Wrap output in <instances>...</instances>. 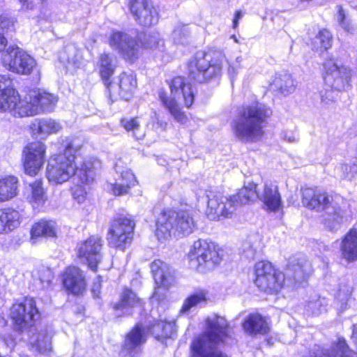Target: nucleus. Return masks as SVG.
<instances>
[{"label":"nucleus","instance_id":"f257e3e1","mask_svg":"<svg viewBox=\"0 0 357 357\" xmlns=\"http://www.w3.org/2000/svg\"><path fill=\"white\" fill-rule=\"evenodd\" d=\"M272 114L270 107L261 102L243 107L232 122L234 135L243 142H256L264 135L262 124Z\"/></svg>","mask_w":357,"mask_h":357},{"label":"nucleus","instance_id":"f03ea898","mask_svg":"<svg viewBox=\"0 0 357 357\" xmlns=\"http://www.w3.org/2000/svg\"><path fill=\"white\" fill-rule=\"evenodd\" d=\"M203 334L195 338L190 344L191 357H228L215 347L229 335L230 328L225 317L213 314L206 321Z\"/></svg>","mask_w":357,"mask_h":357},{"label":"nucleus","instance_id":"7ed1b4c3","mask_svg":"<svg viewBox=\"0 0 357 357\" xmlns=\"http://www.w3.org/2000/svg\"><path fill=\"white\" fill-rule=\"evenodd\" d=\"M257 197V185L254 183H248L233 196L211 192L207 195L206 214L211 220L231 218L238 206L248 204L255 200Z\"/></svg>","mask_w":357,"mask_h":357},{"label":"nucleus","instance_id":"20e7f679","mask_svg":"<svg viewBox=\"0 0 357 357\" xmlns=\"http://www.w3.org/2000/svg\"><path fill=\"white\" fill-rule=\"evenodd\" d=\"M196 229V222L188 211H162L156 221L155 234L159 240L173 236L182 238L192 234Z\"/></svg>","mask_w":357,"mask_h":357},{"label":"nucleus","instance_id":"39448f33","mask_svg":"<svg viewBox=\"0 0 357 357\" xmlns=\"http://www.w3.org/2000/svg\"><path fill=\"white\" fill-rule=\"evenodd\" d=\"M301 203L308 209L317 211H325L324 224L331 231L340 228L343 219V211L340 206L333 204L328 194L318 188L301 189Z\"/></svg>","mask_w":357,"mask_h":357},{"label":"nucleus","instance_id":"423d86ee","mask_svg":"<svg viewBox=\"0 0 357 357\" xmlns=\"http://www.w3.org/2000/svg\"><path fill=\"white\" fill-rule=\"evenodd\" d=\"M225 55L220 51H198L188 62V76L190 79L206 83L221 75Z\"/></svg>","mask_w":357,"mask_h":357},{"label":"nucleus","instance_id":"0eeeda50","mask_svg":"<svg viewBox=\"0 0 357 357\" xmlns=\"http://www.w3.org/2000/svg\"><path fill=\"white\" fill-rule=\"evenodd\" d=\"M172 98H168L165 91H160L159 98L162 105L168 110L174 120L180 124H186L188 118L179 107L176 99L182 98L183 105L189 108L194 102L195 96L191 85L185 83L183 77H176L169 84Z\"/></svg>","mask_w":357,"mask_h":357},{"label":"nucleus","instance_id":"6e6552de","mask_svg":"<svg viewBox=\"0 0 357 357\" xmlns=\"http://www.w3.org/2000/svg\"><path fill=\"white\" fill-rule=\"evenodd\" d=\"M82 146L75 141L67 144L63 153L52 156L47 167V178L55 184L68 181L75 174L77 155Z\"/></svg>","mask_w":357,"mask_h":357},{"label":"nucleus","instance_id":"1a4fd4ad","mask_svg":"<svg viewBox=\"0 0 357 357\" xmlns=\"http://www.w3.org/2000/svg\"><path fill=\"white\" fill-rule=\"evenodd\" d=\"M10 317L15 332L19 335H29L33 330L39 312L33 298L26 297L14 303L10 310Z\"/></svg>","mask_w":357,"mask_h":357},{"label":"nucleus","instance_id":"9d476101","mask_svg":"<svg viewBox=\"0 0 357 357\" xmlns=\"http://www.w3.org/2000/svg\"><path fill=\"white\" fill-rule=\"evenodd\" d=\"M188 257L191 266L199 272L213 269L221 261L215 245L201 239L194 242Z\"/></svg>","mask_w":357,"mask_h":357},{"label":"nucleus","instance_id":"9b49d317","mask_svg":"<svg viewBox=\"0 0 357 357\" xmlns=\"http://www.w3.org/2000/svg\"><path fill=\"white\" fill-rule=\"evenodd\" d=\"M1 61L8 70L22 75L30 74L36 65L33 57L15 45L6 49L2 53Z\"/></svg>","mask_w":357,"mask_h":357},{"label":"nucleus","instance_id":"f8f14e48","mask_svg":"<svg viewBox=\"0 0 357 357\" xmlns=\"http://www.w3.org/2000/svg\"><path fill=\"white\" fill-rule=\"evenodd\" d=\"M255 284L268 294L280 291L284 281V275L277 273L268 261H259L255 264Z\"/></svg>","mask_w":357,"mask_h":357},{"label":"nucleus","instance_id":"ddd939ff","mask_svg":"<svg viewBox=\"0 0 357 357\" xmlns=\"http://www.w3.org/2000/svg\"><path fill=\"white\" fill-rule=\"evenodd\" d=\"M57 100L56 96L52 93L31 91L24 97V107L22 109L20 114L28 116L36 115L40 112H52Z\"/></svg>","mask_w":357,"mask_h":357},{"label":"nucleus","instance_id":"4468645a","mask_svg":"<svg viewBox=\"0 0 357 357\" xmlns=\"http://www.w3.org/2000/svg\"><path fill=\"white\" fill-rule=\"evenodd\" d=\"M324 79L327 87L335 91H342L350 86L351 71L349 68L330 59L324 63Z\"/></svg>","mask_w":357,"mask_h":357},{"label":"nucleus","instance_id":"2eb2a0df","mask_svg":"<svg viewBox=\"0 0 357 357\" xmlns=\"http://www.w3.org/2000/svg\"><path fill=\"white\" fill-rule=\"evenodd\" d=\"M46 146L40 142L28 144L23 149V165L26 174L33 176L43 167L45 162Z\"/></svg>","mask_w":357,"mask_h":357},{"label":"nucleus","instance_id":"dca6fc26","mask_svg":"<svg viewBox=\"0 0 357 357\" xmlns=\"http://www.w3.org/2000/svg\"><path fill=\"white\" fill-rule=\"evenodd\" d=\"M129 8L135 21L144 27L156 24L159 16L151 0H130Z\"/></svg>","mask_w":357,"mask_h":357},{"label":"nucleus","instance_id":"f3484780","mask_svg":"<svg viewBox=\"0 0 357 357\" xmlns=\"http://www.w3.org/2000/svg\"><path fill=\"white\" fill-rule=\"evenodd\" d=\"M135 224L127 215H121L113 222V245L121 250L129 246L132 240Z\"/></svg>","mask_w":357,"mask_h":357},{"label":"nucleus","instance_id":"a211bd4d","mask_svg":"<svg viewBox=\"0 0 357 357\" xmlns=\"http://www.w3.org/2000/svg\"><path fill=\"white\" fill-rule=\"evenodd\" d=\"M101 250V239L96 236H91L77 245L78 257L94 272L102 259Z\"/></svg>","mask_w":357,"mask_h":357},{"label":"nucleus","instance_id":"6ab92c4d","mask_svg":"<svg viewBox=\"0 0 357 357\" xmlns=\"http://www.w3.org/2000/svg\"><path fill=\"white\" fill-rule=\"evenodd\" d=\"M113 50L132 63L139 55V47L136 39L121 31L113 32Z\"/></svg>","mask_w":357,"mask_h":357},{"label":"nucleus","instance_id":"aec40b11","mask_svg":"<svg viewBox=\"0 0 357 357\" xmlns=\"http://www.w3.org/2000/svg\"><path fill=\"white\" fill-rule=\"evenodd\" d=\"M151 270L158 289H155L153 297H157L160 287L168 289L174 282V271L168 264L160 259L155 260L151 264Z\"/></svg>","mask_w":357,"mask_h":357},{"label":"nucleus","instance_id":"412c9836","mask_svg":"<svg viewBox=\"0 0 357 357\" xmlns=\"http://www.w3.org/2000/svg\"><path fill=\"white\" fill-rule=\"evenodd\" d=\"M24 98L20 99L12 85L0 92V112L9 111L14 116L24 117L20 112L24 107Z\"/></svg>","mask_w":357,"mask_h":357},{"label":"nucleus","instance_id":"4be33fe9","mask_svg":"<svg viewBox=\"0 0 357 357\" xmlns=\"http://www.w3.org/2000/svg\"><path fill=\"white\" fill-rule=\"evenodd\" d=\"M20 336L21 339L27 340L31 349L38 353L47 354L52 351V336L47 328L38 329L34 326L30 335Z\"/></svg>","mask_w":357,"mask_h":357},{"label":"nucleus","instance_id":"5701e85b","mask_svg":"<svg viewBox=\"0 0 357 357\" xmlns=\"http://www.w3.org/2000/svg\"><path fill=\"white\" fill-rule=\"evenodd\" d=\"M100 161L95 158L84 160L79 167L76 165L75 174L73 175L75 183L84 185L91 184L93 183L96 172L100 168Z\"/></svg>","mask_w":357,"mask_h":357},{"label":"nucleus","instance_id":"b1692460","mask_svg":"<svg viewBox=\"0 0 357 357\" xmlns=\"http://www.w3.org/2000/svg\"><path fill=\"white\" fill-rule=\"evenodd\" d=\"M63 284L68 292L75 295L82 294L86 289V282L82 271L75 266L66 268L63 276Z\"/></svg>","mask_w":357,"mask_h":357},{"label":"nucleus","instance_id":"393cba45","mask_svg":"<svg viewBox=\"0 0 357 357\" xmlns=\"http://www.w3.org/2000/svg\"><path fill=\"white\" fill-rule=\"evenodd\" d=\"M257 198L270 211H277L282 207V202L278 188L272 183H265L262 189L257 190Z\"/></svg>","mask_w":357,"mask_h":357},{"label":"nucleus","instance_id":"a878e982","mask_svg":"<svg viewBox=\"0 0 357 357\" xmlns=\"http://www.w3.org/2000/svg\"><path fill=\"white\" fill-rule=\"evenodd\" d=\"M57 234V225L53 220L41 219L34 223L31 229V241L33 243L38 238H55Z\"/></svg>","mask_w":357,"mask_h":357},{"label":"nucleus","instance_id":"bb28decb","mask_svg":"<svg viewBox=\"0 0 357 357\" xmlns=\"http://www.w3.org/2000/svg\"><path fill=\"white\" fill-rule=\"evenodd\" d=\"M342 259L348 262L357 260V231L350 230L344 237L340 245Z\"/></svg>","mask_w":357,"mask_h":357},{"label":"nucleus","instance_id":"cd10ccee","mask_svg":"<svg viewBox=\"0 0 357 357\" xmlns=\"http://www.w3.org/2000/svg\"><path fill=\"white\" fill-rule=\"evenodd\" d=\"M31 129L33 135L43 138L49 135L57 133L61 129V126L52 119H36L31 123Z\"/></svg>","mask_w":357,"mask_h":357},{"label":"nucleus","instance_id":"c85d7f7f","mask_svg":"<svg viewBox=\"0 0 357 357\" xmlns=\"http://www.w3.org/2000/svg\"><path fill=\"white\" fill-rule=\"evenodd\" d=\"M270 86L272 90L278 91L284 96L293 93L296 88V84L291 75L286 73L275 74Z\"/></svg>","mask_w":357,"mask_h":357},{"label":"nucleus","instance_id":"c756f323","mask_svg":"<svg viewBox=\"0 0 357 357\" xmlns=\"http://www.w3.org/2000/svg\"><path fill=\"white\" fill-rule=\"evenodd\" d=\"M244 330L250 335L265 334L268 331L266 319L259 314H250L243 323Z\"/></svg>","mask_w":357,"mask_h":357},{"label":"nucleus","instance_id":"7c9ffc66","mask_svg":"<svg viewBox=\"0 0 357 357\" xmlns=\"http://www.w3.org/2000/svg\"><path fill=\"white\" fill-rule=\"evenodd\" d=\"M146 341L144 331L142 327L137 324L126 336L123 349L130 356L137 348Z\"/></svg>","mask_w":357,"mask_h":357},{"label":"nucleus","instance_id":"2f4dec72","mask_svg":"<svg viewBox=\"0 0 357 357\" xmlns=\"http://www.w3.org/2000/svg\"><path fill=\"white\" fill-rule=\"evenodd\" d=\"M139 301L136 294L130 289H125L122 293L121 301L113 307V315L119 318L123 314L131 313L130 307Z\"/></svg>","mask_w":357,"mask_h":357},{"label":"nucleus","instance_id":"473e14b6","mask_svg":"<svg viewBox=\"0 0 357 357\" xmlns=\"http://www.w3.org/2000/svg\"><path fill=\"white\" fill-rule=\"evenodd\" d=\"M119 86V95L122 99L128 100L132 96L137 86V81L131 74L121 73L116 82Z\"/></svg>","mask_w":357,"mask_h":357},{"label":"nucleus","instance_id":"72a5a7b5","mask_svg":"<svg viewBox=\"0 0 357 357\" xmlns=\"http://www.w3.org/2000/svg\"><path fill=\"white\" fill-rule=\"evenodd\" d=\"M18 179L14 176H8L0 179V202L15 197L18 193Z\"/></svg>","mask_w":357,"mask_h":357},{"label":"nucleus","instance_id":"f704fd0d","mask_svg":"<svg viewBox=\"0 0 357 357\" xmlns=\"http://www.w3.org/2000/svg\"><path fill=\"white\" fill-rule=\"evenodd\" d=\"M20 225V213L12 208L0 210V234L8 232Z\"/></svg>","mask_w":357,"mask_h":357},{"label":"nucleus","instance_id":"c9c22d12","mask_svg":"<svg viewBox=\"0 0 357 357\" xmlns=\"http://www.w3.org/2000/svg\"><path fill=\"white\" fill-rule=\"evenodd\" d=\"M310 273V265L305 259H301V261H298L297 264H295L294 259H291L288 264L286 275L299 282L304 280L305 275H308Z\"/></svg>","mask_w":357,"mask_h":357},{"label":"nucleus","instance_id":"e433bc0d","mask_svg":"<svg viewBox=\"0 0 357 357\" xmlns=\"http://www.w3.org/2000/svg\"><path fill=\"white\" fill-rule=\"evenodd\" d=\"M135 175L128 169L121 172L120 181L113 184V195L120 196L128 192L131 186L135 184Z\"/></svg>","mask_w":357,"mask_h":357},{"label":"nucleus","instance_id":"4c0bfd02","mask_svg":"<svg viewBox=\"0 0 357 357\" xmlns=\"http://www.w3.org/2000/svg\"><path fill=\"white\" fill-rule=\"evenodd\" d=\"M120 124L128 132H131L132 136L136 139L141 140L144 139L145 130L141 126L138 118L121 119Z\"/></svg>","mask_w":357,"mask_h":357},{"label":"nucleus","instance_id":"58836bf2","mask_svg":"<svg viewBox=\"0 0 357 357\" xmlns=\"http://www.w3.org/2000/svg\"><path fill=\"white\" fill-rule=\"evenodd\" d=\"M111 58L109 54H102L100 59V75L101 79L108 90V96L111 97L110 91V76L112 75Z\"/></svg>","mask_w":357,"mask_h":357},{"label":"nucleus","instance_id":"ea45409f","mask_svg":"<svg viewBox=\"0 0 357 357\" xmlns=\"http://www.w3.org/2000/svg\"><path fill=\"white\" fill-rule=\"evenodd\" d=\"M207 293L204 290H197L191 295H190L183 302V306L180 312L185 314L190 310L199 305L202 303L206 302Z\"/></svg>","mask_w":357,"mask_h":357},{"label":"nucleus","instance_id":"a19ab883","mask_svg":"<svg viewBox=\"0 0 357 357\" xmlns=\"http://www.w3.org/2000/svg\"><path fill=\"white\" fill-rule=\"evenodd\" d=\"M314 48L316 50H327L332 45V35L326 30H321L312 41Z\"/></svg>","mask_w":357,"mask_h":357},{"label":"nucleus","instance_id":"79ce46f5","mask_svg":"<svg viewBox=\"0 0 357 357\" xmlns=\"http://www.w3.org/2000/svg\"><path fill=\"white\" fill-rule=\"evenodd\" d=\"M327 302L324 298H318L310 301L305 305L307 313L313 316H319L326 310Z\"/></svg>","mask_w":357,"mask_h":357},{"label":"nucleus","instance_id":"37998d69","mask_svg":"<svg viewBox=\"0 0 357 357\" xmlns=\"http://www.w3.org/2000/svg\"><path fill=\"white\" fill-rule=\"evenodd\" d=\"M335 174L340 179L351 180L357 174V165L341 164L335 168Z\"/></svg>","mask_w":357,"mask_h":357},{"label":"nucleus","instance_id":"c03bdc74","mask_svg":"<svg viewBox=\"0 0 357 357\" xmlns=\"http://www.w3.org/2000/svg\"><path fill=\"white\" fill-rule=\"evenodd\" d=\"M30 187L31 188V202L37 204V206L43 204L46 200V197L42 187V181H36L30 184Z\"/></svg>","mask_w":357,"mask_h":357},{"label":"nucleus","instance_id":"a18cd8bd","mask_svg":"<svg viewBox=\"0 0 357 357\" xmlns=\"http://www.w3.org/2000/svg\"><path fill=\"white\" fill-rule=\"evenodd\" d=\"M160 330H162L161 337H172L175 333L174 323L166 322L160 320L153 325V333H157Z\"/></svg>","mask_w":357,"mask_h":357},{"label":"nucleus","instance_id":"49530a36","mask_svg":"<svg viewBox=\"0 0 357 357\" xmlns=\"http://www.w3.org/2000/svg\"><path fill=\"white\" fill-rule=\"evenodd\" d=\"M143 45L145 48L158 49L161 52L165 50L164 42L158 33L148 35L145 38Z\"/></svg>","mask_w":357,"mask_h":357},{"label":"nucleus","instance_id":"de8ad7c7","mask_svg":"<svg viewBox=\"0 0 357 357\" xmlns=\"http://www.w3.org/2000/svg\"><path fill=\"white\" fill-rule=\"evenodd\" d=\"M188 31L185 26L175 29L172 33V39L176 44H187L188 42Z\"/></svg>","mask_w":357,"mask_h":357},{"label":"nucleus","instance_id":"09e8293b","mask_svg":"<svg viewBox=\"0 0 357 357\" xmlns=\"http://www.w3.org/2000/svg\"><path fill=\"white\" fill-rule=\"evenodd\" d=\"M15 22L14 18L8 17L5 15L0 16V33L5 36V34H8L10 32H13L15 30Z\"/></svg>","mask_w":357,"mask_h":357},{"label":"nucleus","instance_id":"8fccbe9b","mask_svg":"<svg viewBox=\"0 0 357 357\" xmlns=\"http://www.w3.org/2000/svg\"><path fill=\"white\" fill-rule=\"evenodd\" d=\"M338 13L337 15V20L338 21L340 25L346 31H350L352 30V27L349 23V20L346 16V13L344 10L342 9V6H338Z\"/></svg>","mask_w":357,"mask_h":357},{"label":"nucleus","instance_id":"3c124183","mask_svg":"<svg viewBox=\"0 0 357 357\" xmlns=\"http://www.w3.org/2000/svg\"><path fill=\"white\" fill-rule=\"evenodd\" d=\"M84 185L76 184L73 190V198L79 203L82 204L86 199L87 192Z\"/></svg>","mask_w":357,"mask_h":357},{"label":"nucleus","instance_id":"603ef678","mask_svg":"<svg viewBox=\"0 0 357 357\" xmlns=\"http://www.w3.org/2000/svg\"><path fill=\"white\" fill-rule=\"evenodd\" d=\"M243 255L248 259H254L257 254V248L250 245V242L244 243L243 245Z\"/></svg>","mask_w":357,"mask_h":357},{"label":"nucleus","instance_id":"864d4df0","mask_svg":"<svg viewBox=\"0 0 357 357\" xmlns=\"http://www.w3.org/2000/svg\"><path fill=\"white\" fill-rule=\"evenodd\" d=\"M334 89H326L324 93L321 94V99L323 103L328 105L331 102L335 100L336 96H335Z\"/></svg>","mask_w":357,"mask_h":357},{"label":"nucleus","instance_id":"5fc2aeb1","mask_svg":"<svg viewBox=\"0 0 357 357\" xmlns=\"http://www.w3.org/2000/svg\"><path fill=\"white\" fill-rule=\"evenodd\" d=\"M0 338L2 340L6 347L10 350H12L15 347L16 344V340L13 335L10 333H4L0 337Z\"/></svg>","mask_w":357,"mask_h":357},{"label":"nucleus","instance_id":"6e6d98bb","mask_svg":"<svg viewBox=\"0 0 357 357\" xmlns=\"http://www.w3.org/2000/svg\"><path fill=\"white\" fill-rule=\"evenodd\" d=\"M12 85V80L7 75H0V92Z\"/></svg>","mask_w":357,"mask_h":357},{"label":"nucleus","instance_id":"4d7b16f0","mask_svg":"<svg viewBox=\"0 0 357 357\" xmlns=\"http://www.w3.org/2000/svg\"><path fill=\"white\" fill-rule=\"evenodd\" d=\"M283 138L285 141L289 143H294L298 141V136L294 133H285Z\"/></svg>","mask_w":357,"mask_h":357},{"label":"nucleus","instance_id":"13d9d810","mask_svg":"<svg viewBox=\"0 0 357 357\" xmlns=\"http://www.w3.org/2000/svg\"><path fill=\"white\" fill-rule=\"evenodd\" d=\"M100 281L98 279L97 282H95L91 288V292L94 297L98 298L100 294Z\"/></svg>","mask_w":357,"mask_h":357},{"label":"nucleus","instance_id":"bf43d9fd","mask_svg":"<svg viewBox=\"0 0 357 357\" xmlns=\"http://www.w3.org/2000/svg\"><path fill=\"white\" fill-rule=\"evenodd\" d=\"M20 3L22 4V9L25 10H33V3L32 1H29V0H18Z\"/></svg>","mask_w":357,"mask_h":357},{"label":"nucleus","instance_id":"052dcab7","mask_svg":"<svg viewBox=\"0 0 357 357\" xmlns=\"http://www.w3.org/2000/svg\"><path fill=\"white\" fill-rule=\"evenodd\" d=\"M47 278L45 280H43L40 279V281L43 285V287H48L51 282V280H52V275H51V273H50V271H47Z\"/></svg>","mask_w":357,"mask_h":357},{"label":"nucleus","instance_id":"680f3d73","mask_svg":"<svg viewBox=\"0 0 357 357\" xmlns=\"http://www.w3.org/2000/svg\"><path fill=\"white\" fill-rule=\"evenodd\" d=\"M155 119L157 120L156 123L158 126V127H160L162 130H165L167 126V123L160 121L156 114Z\"/></svg>","mask_w":357,"mask_h":357},{"label":"nucleus","instance_id":"e2e57ef3","mask_svg":"<svg viewBox=\"0 0 357 357\" xmlns=\"http://www.w3.org/2000/svg\"><path fill=\"white\" fill-rule=\"evenodd\" d=\"M228 73L231 76H234L237 73V70L233 66L230 65L228 68Z\"/></svg>","mask_w":357,"mask_h":357},{"label":"nucleus","instance_id":"0e129e2a","mask_svg":"<svg viewBox=\"0 0 357 357\" xmlns=\"http://www.w3.org/2000/svg\"><path fill=\"white\" fill-rule=\"evenodd\" d=\"M7 321L1 316H0V327H4L6 326Z\"/></svg>","mask_w":357,"mask_h":357},{"label":"nucleus","instance_id":"69168bd1","mask_svg":"<svg viewBox=\"0 0 357 357\" xmlns=\"http://www.w3.org/2000/svg\"><path fill=\"white\" fill-rule=\"evenodd\" d=\"M242 13L241 11H236L235 15V19H237L238 20L241 17Z\"/></svg>","mask_w":357,"mask_h":357},{"label":"nucleus","instance_id":"338daca9","mask_svg":"<svg viewBox=\"0 0 357 357\" xmlns=\"http://www.w3.org/2000/svg\"><path fill=\"white\" fill-rule=\"evenodd\" d=\"M233 24L234 28H236L238 26V20L234 18Z\"/></svg>","mask_w":357,"mask_h":357},{"label":"nucleus","instance_id":"774afa93","mask_svg":"<svg viewBox=\"0 0 357 357\" xmlns=\"http://www.w3.org/2000/svg\"><path fill=\"white\" fill-rule=\"evenodd\" d=\"M19 357H29V356L26 355H20Z\"/></svg>","mask_w":357,"mask_h":357}]
</instances>
